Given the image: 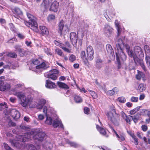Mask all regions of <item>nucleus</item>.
<instances>
[{
  "label": "nucleus",
  "mask_w": 150,
  "mask_h": 150,
  "mask_svg": "<svg viewBox=\"0 0 150 150\" xmlns=\"http://www.w3.org/2000/svg\"><path fill=\"white\" fill-rule=\"evenodd\" d=\"M118 43L116 44V48L117 51L116 52V59L118 63V66L120 64V58L123 60L126 59V56L124 53L121 46L124 45L123 42L121 39H119L117 41Z\"/></svg>",
  "instance_id": "1"
},
{
  "label": "nucleus",
  "mask_w": 150,
  "mask_h": 150,
  "mask_svg": "<svg viewBox=\"0 0 150 150\" xmlns=\"http://www.w3.org/2000/svg\"><path fill=\"white\" fill-rule=\"evenodd\" d=\"M27 16L29 19L28 22L24 21L25 24L36 32H38V25L35 20V18L30 14L27 13Z\"/></svg>",
  "instance_id": "2"
},
{
  "label": "nucleus",
  "mask_w": 150,
  "mask_h": 150,
  "mask_svg": "<svg viewBox=\"0 0 150 150\" xmlns=\"http://www.w3.org/2000/svg\"><path fill=\"white\" fill-rule=\"evenodd\" d=\"M126 48L127 50V52L129 56L131 57H133V59L135 63L137 62L138 58L137 57V55H139L140 54H142V52L141 48L139 46H135L134 48V52L135 54H134L132 51L130 50V47L129 45H126Z\"/></svg>",
  "instance_id": "3"
},
{
  "label": "nucleus",
  "mask_w": 150,
  "mask_h": 150,
  "mask_svg": "<svg viewBox=\"0 0 150 150\" xmlns=\"http://www.w3.org/2000/svg\"><path fill=\"white\" fill-rule=\"evenodd\" d=\"M108 120L116 126L119 125V118L118 114L116 112V111L114 110V113L111 111L108 112L106 114Z\"/></svg>",
  "instance_id": "4"
},
{
  "label": "nucleus",
  "mask_w": 150,
  "mask_h": 150,
  "mask_svg": "<svg viewBox=\"0 0 150 150\" xmlns=\"http://www.w3.org/2000/svg\"><path fill=\"white\" fill-rule=\"evenodd\" d=\"M16 95L21 100V104L23 107H26L32 102V99L31 98H27L25 95L21 93H17Z\"/></svg>",
  "instance_id": "5"
},
{
  "label": "nucleus",
  "mask_w": 150,
  "mask_h": 150,
  "mask_svg": "<svg viewBox=\"0 0 150 150\" xmlns=\"http://www.w3.org/2000/svg\"><path fill=\"white\" fill-rule=\"evenodd\" d=\"M64 21L62 20L59 24L58 32L60 35L63 34L65 35L67 33V31H68V27L66 25L64 26Z\"/></svg>",
  "instance_id": "6"
},
{
  "label": "nucleus",
  "mask_w": 150,
  "mask_h": 150,
  "mask_svg": "<svg viewBox=\"0 0 150 150\" xmlns=\"http://www.w3.org/2000/svg\"><path fill=\"white\" fill-rule=\"evenodd\" d=\"M34 133L33 131H30L27 133H25L24 135L19 136L18 137V141L20 142H25L28 139L30 138V136Z\"/></svg>",
  "instance_id": "7"
},
{
  "label": "nucleus",
  "mask_w": 150,
  "mask_h": 150,
  "mask_svg": "<svg viewBox=\"0 0 150 150\" xmlns=\"http://www.w3.org/2000/svg\"><path fill=\"white\" fill-rule=\"evenodd\" d=\"M45 134L44 133L42 132L40 130H37L33 137L34 139L37 140L39 141L43 140Z\"/></svg>",
  "instance_id": "8"
},
{
  "label": "nucleus",
  "mask_w": 150,
  "mask_h": 150,
  "mask_svg": "<svg viewBox=\"0 0 150 150\" xmlns=\"http://www.w3.org/2000/svg\"><path fill=\"white\" fill-rule=\"evenodd\" d=\"M70 38L73 46L74 47H76L78 36L76 33L74 32L70 33Z\"/></svg>",
  "instance_id": "9"
},
{
  "label": "nucleus",
  "mask_w": 150,
  "mask_h": 150,
  "mask_svg": "<svg viewBox=\"0 0 150 150\" xmlns=\"http://www.w3.org/2000/svg\"><path fill=\"white\" fill-rule=\"evenodd\" d=\"M59 6V3L56 1H54L51 3L50 10L54 12H57Z\"/></svg>",
  "instance_id": "10"
},
{
  "label": "nucleus",
  "mask_w": 150,
  "mask_h": 150,
  "mask_svg": "<svg viewBox=\"0 0 150 150\" xmlns=\"http://www.w3.org/2000/svg\"><path fill=\"white\" fill-rule=\"evenodd\" d=\"M10 88V85L7 83H4L2 81H0V91H4Z\"/></svg>",
  "instance_id": "11"
},
{
  "label": "nucleus",
  "mask_w": 150,
  "mask_h": 150,
  "mask_svg": "<svg viewBox=\"0 0 150 150\" xmlns=\"http://www.w3.org/2000/svg\"><path fill=\"white\" fill-rule=\"evenodd\" d=\"M10 113L12 117L15 120H17L18 119L20 116L19 112L15 109L11 110Z\"/></svg>",
  "instance_id": "12"
},
{
  "label": "nucleus",
  "mask_w": 150,
  "mask_h": 150,
  "mask_svg": "<svg viewBox=\"0 0 150 150\" xmlns=\"http://www.w3.org/2000/svg\"><path fill=\"white\" fill-rule=\"evenodd\" d=\"M81 57L84 64L86 66H88L89 65V63L86 57V53L85 51H82L81 52Z\"/></svg>",
  "instance_id": "13"
},
{
  "label": "nucleus",
  "mask_w": 150,
  "mask_h": 150,
  "mask_svg": "<svg viewBox=\"0 0 150 150\" xmlns=\"http://www.w3.org/2000/svg\"><path fill=\"white\" fill-rule=\"evenodd\" d=\"M25 150H40V148L39 146L35 147L30 144H27L24 148Z\"/></svg>",
  "instance_id": "14"
},
{
  "label": "nucleus",
  "mask_w": 150,
  "mask_h": 150,
  "mask_svg": "<svg viewBox=\"0 0 150 150\" xmlns=\"http://www.w3.org/2000/svg\"><path fill=\"white\" fill-rule=\"evenodd\" d=\"M54 42L56 45L59 46V47L62 48L65 51L68 53H70L71 52V50L65 47L64 46V44L60 43L58 41H57L56 40H55L54 41Z\"/></svg>",
  "instance_id": "15"
},
{
  "label": "nucleus",
  "mask_w": 150,
  "mask_h": 150,
  "mask_svg": "<svg viewBox=\"0 0 150 150\" xmlns=\"http://www.w3.org/2000/svg\"><path fill=\"white\" fill-rule=\"evenodd\" d=\"M46 67V64L45 62H42L41 64H40L36 67V71L38 72V71H41L43 69H45Z\"/></svg>",
  "instance_id": "16"
},
{
  "label": "nucleus",
  "mask_w": 150,
  "mask_h": 150,
  "mask_svg": "<svg viewBox=\"0 0 150 150\" xmlns=\"http://www.w3.org/2000/svg\"><path fill=\"white\" fill-rule=\"evenodd\" d=\"M41 31V33L43 35H47L49 33V31L47 28L44 26H41L40 27Z\"/></svg>",
  "instance_id": "17"
},
{
  "label": "nucleus",
  "mask_w": 150,
  "mask_h": 150,
  "mask_svg": "<svg viewBox=\"0 0 150 150\" xmlns=\"http://www.w3.org/2000/svg\"><path fill=\"white\" fill-rule=\"evenodd\" d=\"M53 126L54 128H56L58 126L61 128L63 129V125L60 121L58 120H54L53 124Z\"/></svg>",
  "instance_id": "18"
},
{
  "label": "nucleus",
  "mask_w": 150,
  "mask_h": 150,
  "mask_svg": "<svg viewBox=\"0 0 150 150\" xmlns=\"http://www.w3.org/2000/svg\"><path fill=\"white\" fill-rule=\"evenodd\" d=\"M140 114L143 115H147L150 119V111L148 110L142 109L140 111Z\"/></svg>",
  "instance_id": "19"
},
{
  "label": "nucleus",
  "mask_w": 150,
  "mask_h": 150,
  "mask_svg": "<svg viewBox=\"0 0 150 150\" xmlns=\"http://www.w3.org/2000/svg\"><path fill=\"white\" fill-rule=\"evenodd\" d=\"M55 83L49 80H46V87L49 88H52L55 86Z\"/></svg>",
  "instance_id": "20"
},
{
  "label": "nucleus",
  "mask_w": 150,
  "mask_h": 150,
  "mask_svg": "<svg viewBox=\"0 0 150 150\" xmlns=\"http://www.w3.org/2000/svg\"><path fill=\"white\" fill-rule=\"evenodd\" d=\"M105 92L107 95L109 96H112L118 92V90L117 88L115 87L113 88L112 90L108 91L106 92L105 91Z\"/></svg>",
  "instance_id": "21"
},
{
  "label": "nucleus",
  "mask_w": 150,
  "mask_h": 150,
  "mask_svg": "<svg viewBox=\"0 0 150 150\" xmlns=\"http://www.w3.org/2000/svg\"><path fill=\"white\" fill-rule=\"evenodd\" d=\"M44 148L47 150H51L53 147L52 144L49 142H47L42 145Z\"/></svg>",
  "instance_id": "22"
},
{
  "label": "nucleus",
  "mask_w": 150,
  "mask_h": 150,
  "mask_svg": "<svg viewBox=\"0 0 150 150\" xmlns=\"http://www.w3.org/2000/svg\"><path fill=\"white\" fill-rule=\"evenodd\" d=\"M146 89V85L144 84L140 83L137 89L138 92H141L145 91Z\"/></svg>",
  "instance_id": "23"
},
{
  "label": "nucleus",
  "mask_w": 150,
  "mask_h": 150,
  "mask_svg": "<svg viewBox=\"0 0 150 150\" xmlns=\"http://www.w3.org/2000/svg\"><path fill=\"white\" fill-rule=\"evenodd\" d=\"M103 65V61L100 58L98 57L96 61V66L98 68H101Z\"/></svg>",
  "instance_id": "24"
},
{
  "label": "nucleus",
  "mask_w": 150,
  "mask_h": 150,
  "mask_svg": "<svg viewBox=\"0 0 150 150\" xmlns=\"http://www.w3.org/2000/svg\"><path fill=\"white\" fill-rule=\"evenodd\" d=\"M12 11L14 13L18 15H21L22 14V11L19 8L17 7H15L12 8Z\"/></svg>",
  "instance_id": "25"
},
{
  "label": "nucleus",
  "mask_w": 150,
  "mask_h": 150,
  "mask_svg": "<svg viewBox=\"0 0 150 150\" xmlns=\"http://www.w3.org/2000/svg\"><path fill=\"white\" fill-rule=\"evenodd\" d=\"M136 79L138 80H140L142 78L143 80H144L145 75L142 72L139 71L138 74L136 75Z\"/></svg>",
  "instance_id": "26"
},
{
  "label": "nucleus",
  "mask_w": 150,
  "mask_h": 150,
  "mask_svg": "<svg viewBox=\"0 0 150 150\" xmlns=\"http://www.w3.org/2000/svg\"><path fill=\"white\" fill-rule=\"evenodd\" d=\"M14 146L18 149H25V146L26 145H25L24 146H23V144L21 142H16L14 144Z\"/></svg>",
  "instance_id": "27"
},
{
  "label": "nucleus",
  "mask_w": 150,
  "mask_h": 150,
  "mask_svg": "<svg viewBox=\"0 0 150 150\" xmlns=\"http://www.w3.org/2000/svg\"><path fill=\"white\" fill-rule=\"evenodd\" d=\"M57 84L59 87L64 89H67L69 88L68 86L66 84L61 82H58Z\"/></svg>",
  "instance_id": "28"
},
{
  "label": "nucleus",
  "mask_w": 150,
  "mask_h": 150,
  "mask_svg": "<svg viewBox=\"0 0 150 150\" xmlns=\"http://www.w3.org/2000/svg\"><path fill=\"white\" fill-rule=\"evenodd\" d=\"M106 49L108 52L110 54H112L113 52V50L111 45L109 44H108L106 46Z\"/></svg>",
  "instance_id": "29"
},
{
  "label": "nucleus",
  "mask_w": 150,
  "mask_h": 150,
  "mask_svg": "<svg viewBox=\"0 0 150 150\" xmlns=\"http://www.w3.org/2000/svg\"><path fill=\"white\" fill-rule=\"evenodd\" d=\"M50 3L49 0H43L42 5L44 6L45 8H47L49 7Z\"/></svg>",
  "instance_id": "30"
},
{
  "label": "nucleus",
  "mask_w": 150,
  "mask_h": 150,
  "mask_svg": "<svg viewBox=\"0 0 150 150\" xmlns=\"http://www.w3.org/2000/svg\"><path fill=\"white\" fill-rule=\"evenodd\" d=\"M18 52L19 55L21 57H23L27 54V52L23 49H21L19 50Z\"/></svg>",
  "instance_id": "31"
},
{
  "label": "nucleus",
  "mask_w": 150,
  "mask_h": 150,
  "mask_svg": "<svg viewBox=\"0 0 150 150\" xmlns=\"http://www.w3.org/2000/svg\"><path fill=\"white\" fill-rule=\"evenodd\" d=\"M74 98V100L76 103H80L82 101V98L79 96L75 95Z\"/></svg>",
  "instance_id": "32"
},
{
  "label": "nucleus",
  "mask_w": 150,
  "mask_h": 150,
  "mask_svg": "<svg viewBox=\"0 0 150 150\" xmlns=\"http://www.w3.org/2000/svg\"><path fill=\"white\" fill-rule=\"evenodd\" d=\"M131 136L132 137V139L134 140V143L135 145H137L138 144V139L136 137V136L132 133L130 134Z\"/></svg>",
  "instance_id": "33"
},
{
  "label": "nucleus",
  "mask_w": 150,
  "mask_h": 150,
  "mask_svg": "<svg viewBox=\"0 0 150 150\" xmlns=\"http://www.w3.org/2000/svg\"><path fill=\"white\" fill-rule=\"evenodd\" d=\"M67 143L69 144L71 146H73L75 147H76L78 146V145L76 143L71 142L69 141L68 139H67L66 141Z\"/></svg>",
  "instance_id": "34"
},
{
  "label": "nucleus",
  "mask_w": 150,
  "mask_h": 150,
  "mask_svg": "<svg viewBox=\"0 0 150 150\" xmlns=\"http://www.w3.org/2000/svg\"><path fill=\"white\" fill-rule=\"evenodd\" d=\"M140 108V107L138 106L134 109L132 110H131L129 111V114L131 115H133L135 114L139 110Z\"/></svg>",
  "instance_id": "35"
},
{
  "label": "nucleus",
  "mask_w": 150,
  "mask_h": 150,
  "mask_svg": "<svg viewBox=\"0 0 150 150\" xmlns=\"http://www.w3.org/2000/svg\"><path fill=\"white\" fill-rule=\"evenodd\" d=\"M125 120L126 122L130 124L131 121H132L133 119V116L130 115H125Z\"/></svg>",
  "instance_id": "36"
},
{
  "label": "nucleus",
  "mask_w": 150,
  "mask_h": 150,
  "mask_svg": "<svg viewBox=\"0 0 150 150\" xmlns=\"http://www.w3.org/2000/svg\"><path fill=\"white\" fill-rule=\"evenodd\" d=\"M94 52L87 53L88 60H92L94 58Z\"/></svg>",
  "instance_id": "37"
},
{
  "label": "nucleus",
  "mask_w": 150,
  "mask_h": 150,
  "mask_svg": "<svg viewBox=\"0 0 150 150\" xmlns=\"http://www.w3.org/2000/svg\"><path fill=\"white\" fill-rule=\"evenodd\" d=\"M46 116L47 118L46 120L45 121V123L48 125H51L52 121V118L50 117H48L47 115Z\"/></svg>",
  "instance_id": "38"
},
{
  "label": "nucleus",
  "mask_w": 150,
  "mask_h": 150,
  "mask_svg": "<svg viewBox=\"0 0 150 150\" xmlns=\"http://www.w3.org/2000/svg\"><path fill=\"white\" fill-rule=\"evenodd\" d=\"M47 77L53 80H55L57 78V75L52 74H50L47 75Z\"/></svg>",
  "instance_id": "39"
},
{
  "label": "nucleus",
  "mask_w": 150,
  "mask_h": 150,
  "mask_svg": "<svg viewBox=\"0 0 150 150\" xmlns=\"http://www.w3.org/2000/svg\"><path fill=\"white\" fill-rule=\"evenodd\" d=\"M144 49L146 54L150 55V50L149 47L147 45H146L144 46Z\"/></svg>",
  "instance_id": "40"
},
{
  "label": "nucleus",
  "mask_w": 150,
  "mask_h": 150,
  "mask_svg": "<svg viewBox=\"0 0 150 150\" xmlns=\"http://www.w3.org/2000/svg\"><path fill=\"white\" fill-rule=\"evenodd\" d=\"M87 53L94 52V51L92 47L89 45L88 47L86 49Z\"/></svg>",
  "instance_id": "41"
},
{
  "label": "nucleus",
  "mask_w": 150,
  "mask_h": 150,
  "mask_svg": "<svg viewBox=\"0 0 150 150\" xmlns=\"http://www.w3.org/2000/svg\"><path fill=\"white\" fill-rule=\"evenodd\" d=\"M115 23L116 27L117 29L118 32V35L119 34V33L120 32V25H119V23L118 21L117 20H116L115 22Z\"/></svg>",
  "instance_id": "42"
},
{
  "label": "nucleus",
  "mask_w": 150,
  "mask_h": 150,
  "mask_svg": "<svg viewBox=\"0 0 150 150\" xmlns=\"http://www.w3.org/2000/svg\"><path fill=\"white\" fill-rule=\"evenodd\" d=\"M114 132L115 133L117 137L118 138H119V140L120 141H123L124 140H125V138L123 136H122L121 135H119L115 130H114Z\"/></svg>",
  "instance_id": "43"
},
{
  "label": "nucleus",
  "mask_w": 150,
  "mask_h": 150,
  "mask_svg": "<svg viewBox=\"0 0 150 150\" xmlns=\"http://www.w3.org/2000/svg\"><path fill=\"white\" fill-rule=\"evenodd\" d=\"M7 106L6 103H0V110H2L3 109L7 108Z\"/></svg>",
  "instance_id": "44"
},
{
  "label": "nucleus",
  "mask_w": 150,
  "mask_h": 150,
  "mask_svg": "<svg viewBox=\"0 0 150 150\" xmlns=\"http://www.w3.org/2000/svg\"><path fill=\"white\" fill-rule=\"evenodd\" d=\"M50 74H52L57 75L59 73V71L56 69H53L51 70L50 71Z\"/></svg>",
  "instance_id": "45"
},
{
  "label": "nucleus",
  "mask_w": 150,
  "mask_h": 150,
  "mask_svg": "<svg viewBox=\"0 0 150 150\" xmlns=\"http://www.w3.org/2000/svg\"><path fill=\"white\" fill-rule=\"evenodd\" d=\"M117 100L120 103H124L126 101V99L124 97H121L118 98L117 99Z\"/></svg>",
  "instance_id": "46"
},
{
  "label": "nucleus",
  "mask_w": 150,
  "mask_h": 150,
  "mask_svg": "<svg viewBox=\"0 0 150 150\" xmlns=\"http://www.w3.org/2000/svg\"><path fill=\"white\" fill-rule=\"evenodd\" d=\"M55 51L56 53H57L58 55H59L60 56H62L63 55V53L62 50L59 49L57 48L56 49Z\"/></svg>",
  "instance_id": "47"
},
{
  "label": "nucleus",
  "mask_w": 150,
  "mask_h": 150,
  "mask_svg": "<svg viewBox=\"0 0 150 150\" xmlns=\"http://www.w3.org/2000/svg\"><path fill=\"white\" fill-rule=\"evenodd\" d=\"M145 59L146 62L148 65H150V55L146 54Z\"/></svg>",
  "instance_id": "48"
},
{
  "label": "nucleus",
  "mask_w": 150,
  "mask_h": 150,
  "mask_svg": "<svg viewBox=\"0 0 150 150\" xmlns=\"http://www.w3.org/2000/svg\"><path fill=\"white\" fill-rule=\"evenodd\" d=\"M7 56L12 58H15L17 56V55L15 53L11 52L7 54Z\"/></svg>",
  "instance_id": "49"
},
{
  "label": "nucleus",
  "mask_w": 150,
  "mask_h": 150,
  "mask_svg": "<svg viewBox=\"0 0 150 150\" xmlns=\"http://www.w3.org/2000/svg\"><path fill=\"white\" fill-rule=\"evenodd\" d=\"M130 100L132 102H137L138 100V98L132 96L131 97Z\"/></svg>",
  "instance_id": "50"
},
{
  "label": "nucleus",
  "mask_w": 150,
  "mask_h": 150,
  "mask_svg": "<svg viewBox=\"0 0 150 150\" xmlns=\"http://www.w3.org/2000/svg\"><path fill=\"white\" fill-rule=\"evenodd\" d=\"M4 146L6 150H14L12 148L9 147L8 145L6 143H4Z\"/></svg>",
  "instance_id": "51"
},
{
  "label": "nucleus",
  "mask_w": 150,
  "mask_h": 150,
  "mask_svg": "<svg viewBox=\"0 0 150 150\" xmlns=\"http://www.w3.org/2000/svg\"><path fill=\"white\" fill-rule=\"evenodd\" d=\"M90 92V94L93 98L95 99L97 97V94L93 91L89 90Z\"/></svg>",
  "instance_id": "52"
},
{
  "label": "nucleus",
  "mask_w": 150,
  "mask_h": 150,
  "mask_svg": "<svg viewBox=\"0 0 150 150\" xmlns=\"http://www.w3.org/2000/svg\"><path fill=\"white\" fill-rule=\"evenodd\" d=\"M20 127L22 129L24 130H28L29 129V127L28 126L23 125H21L20 126Z\"/></svg>",
  "instance_id": "53"
},
{
  "label": "nucleus",
  "mask_w": 150,
  "mask_h": 150,
  "mask_svg": "<svg viewBox=\"0 0 150 150\" xmlns=\"http://www.w3.org/2000/svg\"><path fill=\"white\" fill-rule=\"evenodd\" d=\"M55 16L51 14L49 15L47 17V20L48 21H50L53 20L55 19Z\"/></svg>",
  "instance_id": "54"
},
{
  "label": "nucleus",
  "mask_w": 150,
  "mask_h": 150,
  "mask_svg": "<svg viewBox=\"0 0 150 150\" xmlns=\"http://www.w3.org/2000/svg\"><path fill=\"white\" fill-rule=\"evenodd\" d=\"M140 65L141 67L142 68V69L146 71V69L144 64V63L143 62L141 61L140 62Z\"/></svg>",
  "instance_id": "55"
},
{
  "label": "nucleus",
  "mask_w": 150,
  "mask_h": 150,
  "mask_svg": "<svg viewBox=\"0 0 150 150\" xmlns=\"http://www.w3.org/2000/svg\"><path fill=\"white\" fill-rule=\"evenodd\" d=\"M76 59L75 56L73 54L71 55L69 58V60L71 62H73Z\"/></svg>",
  "instance_id": "56"
},
{
  "label": "nucleus",
  "mask_w": 150,
  "mask_h": 150,
  "mask_svg": "<svg viewBox=\"0 0 150 150\" xmlns=\"http://www.w3.org/2000/svg\"><path fill=\"white\" fill-rule=\"evenodd\" d=\"M84 112L86 114H89V112L90 111V109L88 107H85L84 108Z\"/></svg>",
  "instance_id": "57"
},
{
  "label": "nucleus",
  "mask_w": 150,
  "mask_h": 150,
  "mask_svg": "<svg viewBox=\"0 0 150 150\" xmlns=\"http://www.w3.org/2000/svg\"><path fill=\"white\" fill-rule=\"evenodd\" d=\"M96 128L102 134H103V132H102L103 131V128L100 127L98 125H97Z\"/></svg>",
  "instance_id": "58"
},
{
  "label": "nucleus",
  "mask_w": 150,
  "mask_h": 150,
  "mask_svg": "<svg viewBox=\"0 0 150 150\" xmlns=\"http://www.w3.org/2000/svg\"><path fill=\"white\" fill-rule=\"evenodd\" d=\"M104 136H105L106 137H108L109 136V132L108 131H107L104 129Z\"/></svg>",
  "instance_id": "59"
},
{
  "label": "nucleus",
  "mask_w": 150,
  "mask_h": 150,
  "mask_svg": "<svg viewBox=\"0 0 150 150\" xmlns=\"http://www.w3.org/2000/svg\"><path fill=\"white\" fill-rule=\"evenodd\" d=\"M8 125L9 126H16L15 123L11 121L8 122Z\"/></svg>",
  "instance_id": "60"
},
{
  "label": "nucleus",
  "mask_w": 150,
  "mask_h": 150,
  "mask_svg": "<svg viewBox=\"0 0 150 150\" xmlns=\"http://www.w3.org/2000/svg\"><path fill=\"white\" fill-rule=\"evenodd\" d=\"M142 128L144 131H146L147 129V127L146 125H142Z\"/></svg>",
  "instance_id": "61"
},
{
  "label": "nucleus",
  "mask_w": 150,
  "mask_h": 150,
  "mask_svg": "<svg viewBox=\"0 0 150 150\" xmlns=\"http://www.w3.org/2000/svg\"><path fill=\"white\" fill-rule=\"evenodd\" d=\"M64 46L67 48V47L69 48L70 47V44L68 42H66L65 43V44H64Z\"/></svg>",
  "instance_id": "62"
},
{
  "label": "nucleus",
  "mask_w": 150,
  "mask_h": 150,
  "mask_svg": "<svg viewBox=\"0 0 150 150\" xmlns=\"http://www.w3.org/2000/svg\"><path fill=\"white\" fill-rule=\"evenodd\" d=\"M33 63L35 65H38L39 64V62L38 60L36 59L34 60L33 61Z\"/></svg>",
  "instance_id": "63"
},
{
  "label": "nucleus",
  "mask_w": 150,
  "mask_h": 150,
  "mask_svg": "<svg viewBox=\"0 0 150 150\" xmlns=\"http://www.w3.org/2000/svg\"><path fill=\"white\" fill-rule=\"evenodd\" d=\"M40 103H41V105H42V106L43 105L46 103V100L43 99H41L40 100Z\"/></svg>",
  "instance_id": "64"
}]
</instances>
